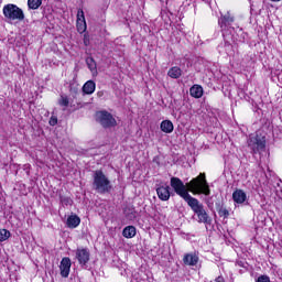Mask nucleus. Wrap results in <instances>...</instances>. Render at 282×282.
<instances>
[{
    "mask_svg": "<svg viewBox=\"0 0 282 282\" xmlns=\"http://www.w3.org/2000/svg\"><path fill=\"white\" fill-rule=\"evenodd\" d=\"M167 76H170V78H174V79L180 78L182 76V68H180L177 66L170 68L167 72Z\"/></svg>",
    "mask_w": 282,
    "mask_h": 282,
    "instance_id": "dca6fc26",
    "label": "nucleus"
},
{
    "mask_svg": "<svg viewBox=\"0 0 282 282\" xmlns=\"http://www.w3.org/2000/svg\"><path fill=\"white\" fill-rule=\"evenodd\" d=\"M216 206H217V208H219V206H221V205H219L218 203H216Z\"/></svg>",
    "mask_w": 282,
    "mask_h": 282,
    "instance_id": "2f4dec72",
    "label": "nucleus"
},
{
    "mask_svg": "<svg viewBox=\"0 0 282 282\" xmlns=\"http://www.w3.org/2000/svg\"><path fill=\"white\" fill-rule=\"evenodd\" d=\"M232 199L236 204H246L248 205V195L243 189H237L232 194Z\"/></svg>",
    "mask_w": 282,
    "mask_h": 282,
    "instance_id": "9d476101",
    "label": "nucleus"
},
{
    "mask_svg": "<svg viewBox=\"0 0 282 282\" xmlns=\"http://www.w3.org/2000/svg\"><path fill=\"white\" fill-rule=\"evenodd\" d=\"M86 65L90 69V72H96V61H94L91 57L86 58Z\"/></svg>",
    "mask_w": 282,
    "mask_h": 282,
    "instance_id": "412c9836",
    "label": "nucleus"
},
{
    "mask_svg": "<svg viewBox=\"0 0 282 282\" xmlns=\"http://www.w3.org/2000/svg\"><path fill=\"white\" fill-rule=\"evenodd\" d=\"M10 230L8 229H0V241H8V239H10Z\"/></svg>",
    "mask_w": 282,
    "mask_h": 282,
    "instance_id": "aec40b11",
    "label": "nucleus"
},
{
    "mask_svg": "<svg viewBox=\"0 0 282 282\" xmlns=\"http://www.w3.org/2000/svg\"><path fill=\"white\" fill-rule=\"evenodd\" d=\"M61 275L64 279L69 276V270H72V260L69 258H63L59 264Z\"/></svg>",
    "mask_w": 282,
    "mask_h": 282,
    "instance_id": "1a4fd4ad",
    "label": "nucleus"
},
{
    "mask_svg": "<svg viewBox=\"0 0 282 282\" xmlns=\"http://www.w3.org/2000/svg\"><path fill=\"white\" fill-rule=\"evenodd\" d=\"M156 194L161 202H169L171 199V187L169 185H159Z\"/></svg>",
    "mask_w": 282,
    "mask_h": 282,
    "instance_id": "6e6552de",
    "label": "nucleus"
},
{
    "mask_svg": "<svg viewBox=\"0 0 282 282\" xmlns=\"http://www.w3.org/2000/svg\"><path fill=\"white\" fill-rule=\"evenodd\" d=\"M235 17L230 14V12H227L226 14H221L218 19V25L221 30L224 39L226 36H230L235 32Z\"/></svg>",
    "mask_w": 282,
    "mask_h": 282,
    "instance_id": "20e7f679",
    "label": "nucleus"
},
{
    "mask_svg": "<svg viewBox=\"0 0 282 282\" xmlns=\"http://www.w3.org/2000/svg\"><path fill=\"white\" fill-rule=\"evenodd\" d=\"M93 180V188L97 193H99L100 195H104L105 193H111V188H113V186L111 185V181H109V177L105 175V172H102V170L95 171Z\"/></svg>",
    "mask_w": 282,
    "mask_h": 282,
    "instance_id": "f03ea898",
    "label": "nucleus"
},
{
    "mask_svg": "<svg viewBox=\"0 0 282 282\" xmlns=\"http://www.w3.org/2000/svg\"><path fill=\"white\" fill-rule=\"evenodd\" d=\"M183 263L185 265L195 267L199 263V256L197 253H186L183 258Z\"/></svg>",
    "mask_w": 282,
    "mask_h": 282,
    "instance_id": "9b49d317",
    "label": "nucleus"
},
{
    "mask_svg": "<svg viewBox=\"0 0 282 282\" xmlns=\"http://www.w3.org/2000/svg\"><path fill=\"white\" fill-rule=\"evenodd\" d=\"M66 226L67 228H78V226H80V217L76 215L68 216L66 220Z\"/></svg>",
    "mask_w": 282,
    "mask_h": 282,
    "instance_id": "f8f14e48",
    "label": "nucleus"
},
{
    "mask_svg": "<svg viewBox=\"0 0 282 282\" xmlns=\"http://www.w3.org/2000/svg\"><path fill=\"white\" fill-rule=\"evenodd\" d=\"M96 91V83L94 80H88L83 86V93L88 96Z\"/></svg>",
    "mask_w": 282,
    "mask_h": 282,
    "instance_id": "2eb2a0df",
    "label": "nucleus"
},
{
    "mask_svg": "<svg viewBox=\"0 0 282 282\" xmlns=\"http://www.w3.org/2000/svg\"><path fill=\"white\" fill-rule=\"evenodd\" d=\"M271 1H274V2H276V1H281V0H271Z\"/></svg>",
    "mask_w": 282,
    "mask_h": 282,
    "instance_id": "473e14b6",
    "label": "nucleus"
},
{
    "mask_svg": "<svg viewBox=\"0 0 282 282\" xmlns=\"http://www.w3.org/2000/svg\"><path fill=\"white\" fill-rule=\"evenodd\" d=\"M2 13L7 21H23L25 19L23 9L12 3L6 4L2 9Z\"/></svg>",
    "mask_w": 282,
    "mask_h": 282,
    "instance_id": "7ed1b4c3",
    "label": "nucleus"
},
{
    "mask_svg": "<svg viewBox=\"0 0 282 282\" xmlns=\"http://www.w3.org/2000/svg\"><path fill=\"white\" fill-rule=\"evenodd\" d=\"M239 268H243L245 270H248V262L246 261H238Z\"/></svg>",
    "mask_w": 282,
    "mask_h": 282,
    "instance_id": "c85d7f7f",
    "label": "nucleus"
},
{
    "mask_svg": "<svg viewBox=\"0 0 282 282\" xmlns=\"http://www.w3.org/2000/svg\"><path fill=\"white\" fill-rule=\"evenodd\" d=\"M96 120L104 129H111V127H116L118 124L113 115L107 110L98 111L96 113Z\"/></svg>",
    "mask_w": 282,
    "mask_h": 282,
    "instance_id": "39448f33",
    "label": "nucleus"
},
{
    "mask_svg": "<svg viewBox=\"0 0 282 282\" xmlns=\"http://www.w3.org/2000/svg\"><path fill=\"white\" fill-rule=\"evenodd\" d=\"M256 282H270V276L268 275H260Z\"/></svg>",
    "mask_w": 282,
    "mask_h": 282,
    "instance_id": "cd10ccee",
    "label": "nucleus"
},
{
    "mask_svg": "<svg viewBox=\"0 0 282 282\" xmlns=\"http://www.w3.org/2000/svg\"><path fill=\"white\" fill-rule=\"evenodd\" d=\"M77 30L78 32H85L87 30V23L86 22H77Z\"/></svg>",
    "mask_w": 282,
    "mask_h": 282,
    "instance_id": "393cba45",
    "label": "nucleus"
},
{
    "mask_svg": "<svg viewBox=\"0 0 282 282\" xmlns=\"http://www.w3.org/2000/svg\"><path fill=\"white\" fill-rule=\"evenodd\" d=\"M189 95L193 98H202L204 96V88L200 85H194L189 89Z\"/></svg>",
    "mask_w": 282,
    "mask_h": 282,
    "instance_id": "4468645a",
    "label": "nucleus"
},
{
    "mask_svg": "<svg viewBox=\"0 0 282 282\" xmlns=\"http://www.w3.org/2000/svg\"><path fill=\"white\" fill-rule=\"evenodd\" d=\"M75 257H76L79 265H86L87 263H89L91 253L89 252V249H87V248H78L75 251Z\"/></svg>",
    "mask_w": 282,
    "mask_h": 282,
    "instance_id": "0eeeda50",
    "label": "nucleus"
},
{
    "mask_svg": "<svg viewBox=\"0 0 282 282\" xmlns=\"http://www.w3.org/2000/svg\"><path fill=\"white\" fill-rule=\"evenodd\" d=\"M170 186L173 188L174 193L182 197L184 202L189 206V208L197 215L198 224H208L209 226L213 224V218L208 216L206 209H204V204L199 203V200L193 195H210V187L208 186V182L206 181V174L200 173L197 177L193 178L189 183L184 184L182 178L172 176L170 180Z\"/></svg>",
    "mask_w": 282,
    "mask_h": 282,
    "instance_id": "f257e3e1",
    "label": "nucleus"
},
{
    "mask_svg": "<svg viewBox=\"0 0 282 282\" xmlns=\"http://www.w3.org/2000/svg\"><path fill=\"white\" fill-rule=\"evenodd\" d=\"M217 210H218L219 217H224V219H228V217H230V212L226 209L224 206L218 205Z\"/></svg>",
    "mask_w": 282,
    "mask_h": 282,
    "instance_id": "6ab92c4d",
    "label": "nucleus"
},
{
    "mask_svg": "<svg viewBox=\"0 0 282 282\" xmlns=\"http://www.w3.org/2000/svg\"><path fill=\"white\" fill-rule=\"evenodd\" d=\"M248 147L253 154L263 153L265 151V137H259V134L251 137L248 140Z\"/></svg>",
    "mask_w": 282,
    "mask_h": 282,
    "instance_id": "423d86ee",
    "label": "nucleus"
},
{
    "mask_svg": "<svg viewBox=\"0 0 282 282\" xmlns=\"http://www.w3.org/2000/svg\"><path fill=\"white\" fill-rule=\"evenodd\" d=\"M225 52H227V54H232V45L225 40Z\"/></svg>",
    "mask_w": 282,
    "mask_h": 282,
    "instance_id": "a878e982",
    "label": "nucleus"
},
{
    "mask_svg": "<svg viewBox=\"0 0 282 282\" xmlns=\"http://www.w3.org/2000/svg\"><path fill=\"white\" fill-rule=\"evenodd\" d=\"M61 203L63 204V206H72V198L62 196Z\"/></svg>",
    "mask_w": 282,
    "mask_h": 282,
    "instance_id": "b1692460",
    "label": "nucleus"
},
{
    "mask_svg": "<svg viewBox=\"0 0 282 282\" xmlns=\"http://www.w3.org/2000/svg\"><path fill=\"white\" fill-rule=\"evenodd\" d=\"M160 129L161 131H163V133H173V130L175 129V127L173 126V121L163 120L160 124Z\"/></svg>",
    "mask_w": 282,
    "mask_h": 282,
    "instance_id": "ddd939ff",
    "label": "nucleus"
},
{
    "mask_svg": "<svg viewBox=\"0 0 282 282\" xmlns=\"http://www.w3.org/2000/svg\"><path fill=\"white\" fill-rule=\"evenodd\" d=\"M84 44H85V45H88V41H87V40H84Z\"/></svg>",
    "mask_w": 282,
    "mask_h": 282,
    "instance_id": "7c9ffc66",
    "label": "nucleus"
},
{
    "mask_svg": "<svg viewBox=\"0 0 282 282\" xmlns=\"http://www.w3.org/2000/svg\"><path fill=\"white\" fill-rule=\"evenodd\" d=\"M58 102L61 107H69V98L67 96L62 95Z\"/></svg>",
    "mask_w": 282,
    "mask_h": 282,
    "instance_id": "4be33fe9",
    "label": "nucleus"
},
{
    "mask_svg": "<svg viewBox=\"0 0 282 282\" xmlns=\"http://www.w3.org/2000/svg\"><path fill=\"white\" fill-rule=\"evenodd\" d=\"M123 237L126 239H133V236L135 235V227L133 226H128L123 229L122 231Z\"/></svg>",
    "mask_w": 282,
    "mask_h": 282,
    "instance_id": "f3484780",
    "label": "nucleus"
},
{
    "mask_svg": "<svg viewBox=\"0 0 282 282\" xmlns=\"http://www.w3.org/2000/svg\"><path fill=\"white\" fill-rule=\"evenodd\" d=\"M48 124H50L51 127H56V124H58V118L52 116L51 119H50V121H48Z\"/></svg>",
    "mask_w": 282,
    "mask_h": 282,
    "instance_id": "bb28decb",
    "label": "nucleus"
},
{
    "mask_svg": "<svg viewBox=\"0 0 282 282\" xmlns=\"http://www.w3.org/2000/svg\"><path fill=\"white\" fill-rule=\"evenodd\" d=\"M77 23H85V12L79 9L77 12Z\"/></svg>",
    "mask_w": 282,
    "mask_h": 282,
    "instance_id": "5701e85b",
    "label": "nucleus"
},
{
    "mask_svg": "<svg viewBox=\"0 0 282 282\" xmlns=\"http://www.w3.org/2000/svg\"><path fill=\"white\" fill-rule=\"evenodd\" d=\"M41 3H43V0H28V7L30 10H39V8H41Z\"/></svg>",
    "mask_w": 282,
    "mask_h": 282,
    "instance_id": "a211bd4d",
    "label": "nucleus"
},
{
    "mask_svg": "<svg viewBox=\"0 0 282 282\" xmlns=\"http://www.w3.org/2000/svg\"><path fill=\"white\" fill-rule=\"evenodd\" d=\"M278 78H279V80H281V83H282V70L279 73Z\"/></svg>",
    "mask_w": 282,
    "mask_h": 282,
    "instance_id": "c756f323",
    "label": "nucleus"
}]
</instances>
